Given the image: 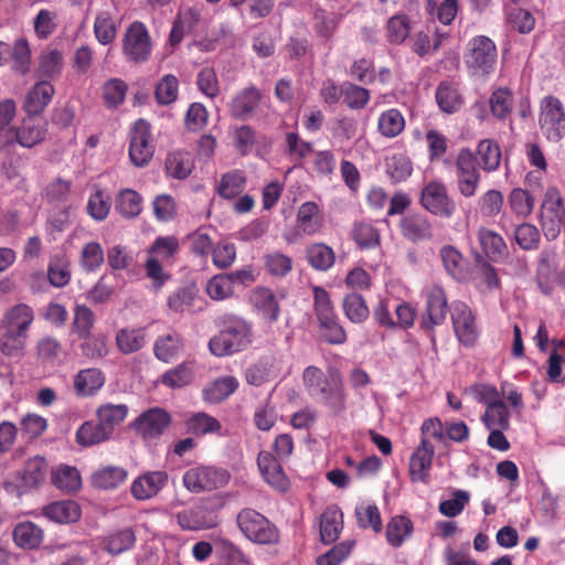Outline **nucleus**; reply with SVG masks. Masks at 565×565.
I'll use <instances>...</instances> for the list:
<instances>
[{"label": "nucleus", "mask_w": 565, "mask_h": 565, "mask_svg": "<svg viewBox=\"0 0 565 565\" xmlns=\"http://www.w3.org/2000/svg\"><path fill=\"white\" fill-rule=\"evenodd\" d=\"M302 382L307 393L320 402L332 415L338 416L347 408V393L341 374L310 365L303 370Z\"/></svg>", "instance_id": "f257e3e1"}, {"label": "nucleus", "mask_w": 565, "mask_h": 565, "mask_svg": "<svg viewBox=\"0 0 565 565\" xmlns=\"http://www.w3.org/2000/svg\"><path fill=\"white\" fill-rule=\"evenodd\" d=\"M252 342V324L230 315L223 317V328L209 341V350L215 356H227L245 350Z\"/></svg>", "instance_id": "f03ea898"}, {"label": "nucleus", "mask_w": 565, "mask_h": 565, "mask_svg": "<svg viewBox=\"0 0 565 565\" xmlns=\"http://www.w3.org/2000/svg\"><path fill=\"white\" fill-rule=\"evenodd\" d=\"M313 300L320 338L330 344H343L347 341V332L338 319L329 292L317 286L313 288Z\"/></svg>", "instance_id": "7ed1b4c3"}, {"label": "nucleus", "mask_w": 565, "mask_h": 565, "mask_svg": "<svg viewBox=\"0 0 565 565\" xmlns=\"http://www.w3.org/2000/svg\"><path fill=\"white\" fill-rule=\"evenodd\" d=\"M540 224L547 241H555L565 225V206L559 191L550 186L544 193Z\"/></svg>", "instance_id": "20e7f679"}, {"label": "nucleus", "mask_w": 565, "mask_h": 565, "mask_svg": "<svg viewBox=\"0 0 565 565\" xmlns=\"http://www.w3.org/2000/svg\"><path fill=\"white\" fill-rule=\"evenodd\" d=\"M237 524L242 533L256 544H275L279 541L276 525L256 510H242L237 515Z\"/></svg>", "instance_id": "39448f33"}, {"label": "nucleus", "mask_w": 565, "mask_h": 565, "mask_svg": "<svg viewBox=\"0 0 565 565\" xmlns=\"http://www.w3.org/2000/svg\"><path fill=\"white\" fill-rule=\"evenodd\" d=\"M497 56L493 41L478 35L468 42L465 63L473 75L486 76L494 70Z\"/></svg>", "instance_id": "423d86ee"}, {"label": "nucleus", "mask_w": 565, "mask_h": 565, "mask_svg": "<svg viewBox=\"0 0 565 565\" xmlns=\"http://www.w3.org/2000/svg\"><path fill=\"white\" fill-rule=\"evenodd\" d=\"M539 125L543 136L558 142L565 136V107L559 98L547 95L540 103Z\"/></svg>", "instance_id": "0eeeda50"}, {"label": "nucleus", "mask_w": 565, "mask_h": 565, "mask_svg": "<svg viewBox=\"0 0 565 565\" xmlns=\"http://www.w3.org/2000/svg\"><path fill=\"white\" fill-rule=\"evenodd\" d=\"M454 334L460 345L473 348L480 337V328L471 308L462 301H454L449 308Z\"/></svg>", "instance_id": "6e6552de"}, {"label": "nucleus", "mask_w": 565, "mask_h": 565, "mask_svg": "<svg viewBox=\"0 0 565 565\" xmlns=\"http://www.w3.org/2000/svg\"><path fill=\"white\" fill-rule=\"evenodd\" d=\"M46 134V122L32 119L31 116H28L20 126H14L9 135H7L6 139L1 141L0 151L9 153L17 145L31 149L43 142Z\"/></svg>", "instance_id": "1a4fd4ad"}, {"label": "nucleus", "mask_w": 565, "mask_h": 565, "mask_svg": "<svg viewBox=\"0 0 565 565\" xmlns=\"http://www.w3.org/2000/svg\"><path fill=\"white\" fill-rule=\"evenodd\" d=\"M231 479L227 470L222 468L198 466L183 475L184 487L194 493L212 491L225 487Z\"/></svg>", "instance_id": "9d476101"}, {"label": "nucleus", "mask_w": 565, "mask_h": 565, "mask_svg": "<svg viewBox=\"0 0 565 565\" xmlns=\"http://www.w3.org/2000/svg\"><path fill=\"white\" fill-rule=\"evenodd\" d=\"M420 205L430 214L444 218H450L457 210L455 200L441 181L425 184L420 193Z\"/></svg>", "instance_id": "9b49d317"}, {"label": "nucleus", "mask_w": 565, "mask_h": 565, "mask_svg": "<svg viewBox=\"0 0 565 565\" xmlns=\"http://www.w3.org/2000/svg\"><path fill=\"white\" fill-rule=\"evenodd\" d=\"M152 51L150 34L142 22L135 21L126 30L122 40L125 56L135 63L149 60Z\"/></svg>", "instance_id": "f8f14e48"}, {"label": "nucleus", "mask_w": 565, "mask_h": 565, "mask_svg": "<svg viewBox=\"0 0 565 565\" xmlns=\"http://www.w3.org/2000/svg\"><path fill=\"white\" fill-rule=\"evenodd\" d=\"M457 188L463 198L476 195L479 183L480 172L475 154L468 148L459 151L456 160Z\"/></svg>", "instance_id": "ddd939ff"}, {"label": "nucleus", "mask_w": 565, "mask_h": 565, "mask_svg": "<svg viewBox=\"0 0 565 565\" xmlns=\"http://www.w3.org/2000/svg\"><path fill=\"white\" fill-rule=\"evenodd\" d=\"M154 147L151 142L150 124L138 119L131 130L129 157L136 167L148 164L153 156Z\"/></svg>", "instance_id": "4468645a"}, {"label": "nucleus", "mask_w": 565, "mask_h": 565, "mask_svg": "<svg viewBox=\"0 0 565 565\" xmlns=\"http://www.w3.org/2000/svg\"><path fill=\"white\" fill-rule=\"evenodd\" d=\"M168 481L169 476L163 470L146 471L132 480L130 493L137 501H148L156 498Z\"/></svg>", "instance_id": "2eb2a0df"}, {"label": "nucleus", "mask_w": 565, "mask_h": 565, "mask_svg": "<svg viewBox=\"0 0 565 565\" xmlns=\"http://www.w3.org/2000/svg\"><path fill=\"white\" fill-rule=\"evenodd\" d=\"M170 422V415L164 409L156 407L140 414L131 427L143 439L151 440L162 435Z\"/></svg>", "instance_id": "dca6fc26"}, {"label": "nucleus", "mask_w": 565, "mask_h": 565, "mask_svg": "<svg viewBox=\"0 0 565 565\" xmlns=\"http://www.w3.org/2000/svg\"><path fill=\"white\" fill-rule=\"evenodd\" d=\"M426 315L423 317V326L433 330L434 327L444 323L447 313V297L444 289L433 285L425 290Z\"/></svg>", "instance_id": "f3484780"}, {"label": "nucleus", "mask_w": 565, "mask_h": 565, "mask_svg": "<svg viewBox=\"0 0 565 565\" xmlns=\"http://www.w3.org/2000/svg\"><path fill=\"white\" fill-rule=\"evenodd\" d=\"M435 455L434 446L426 440L420 439V444L416 447L409 458V477L413 482L427 484L429 482V473Z\"/></svg>", "instance_id": "a211bd4d"}, {"label": "nucleus", "mask_w": 565, "mask_h": 565, "mask_svg": "<svg viewBox=\"0 0 565 565\" xmlns=\"http://www.w3.org/2000/svg\"><path fill=\"white\" fill-rule=\"evenodd\" d=\"M34 319L35 313L31 306L23 302L15 303L4 311L0 320V328L29 337Z\"/></svg>", "instance_id": "6ab92c4d"}, {"label": "nucleus", "mask_w": 565, "mask_h": 565, "mask_svg": "<svg viewBox=\"0 0 565 565\" xmlns=\"http://www.w3.org/2000/svg\"><path fill=\"white\" fill-rule=\"evenodd\" d=\"M257 465L265 481L274 489L284 492L289 487L281 465L269 451H260L257 457Z\"/></svg>", "instance_id": "aec40b11"}, {"label": "nucleus", "mask_w": 565, "mask_h": 565, "mask_svg": "<svg viewBox=\"0 0 565 565\" xmlns=\"http://www.w3.org/2000/svg\"><path fill=\"white\" fill-rule=\"evenodd\" d=\"M55 89L50 81L36 82L26 93L23 109L28 116L40 115L51 103Z\"/></svg>", "instance_id": "412c9836"}, {"label": "nucleus", "mask_w": 565, "mask_h": 565, "mask_svg": "<svg viewBox=\"0 0 565 565\" xmlns=\"http://www.w3.org/2000/svg\"><path fill=\"white\" fill-rule=\"evenodd\" d=\"M399 227L402 235L413 243L427 241L433 237L431 223L422 213H411L403 216Z\"/></svg>", "instance_id": "4be33fe9"}, {"label": "nucleus", "mask_w": 565, "mask_h": 565, "mask_svg": "<svg viewBox=\"0 0 565 565\" xmlns=\"http://www.w3.org/2000/svg\"><path fill=\"white\" fill-rule=\"evenodd\" d=\"M178 525L184 531H201L216 525L214 518L202 507H193L175 514Z\"/></svg>", "instance_id": "5701e85b"}, {"label": "nucleus", "mask_w": 565, "mask_h": 565, "mask_svg": "<svg viewBox=\"0 0 565 565\" xmlns=\"http://www.w3.org/2000/svg\"><path fill=\"white\" fill-rule=\"evenodd\" d=\"M249 301L254 309L270 322H274L279 318V302L270 289L265 287L255 288L250 292Z\"/></svg>", "instance_id": "b1692460"}, {"label": "nucleus", "mask_w": 565, "mask_h": 565, "mask_svg": "<svg viewBox=\"0 0 565 565\" xmlns=\"http://www.w3.org/2000/svg\"><path fill=\"white\" fill-rule=\"evenodd\" d=\"M297 227L305 235H315L323 226V217L317 203L308 201L302 203L296 216Z\"/></svg>", "instance_id": "393cba45"}, {"label": "nucleus", "mask_w": 565, "mask_h": 565, "mask_svg": "<svg viewBox=\"0 0 565 565\" xmlns=\"http://www.w3.org/2000/svg\"><path fill=\"white\" fill-rule=\"evenodd\" d=\"M119 25L120 21L113 12L108 10L99 11L93 26L97 42L102 45L111 44L117 36Z\"/></svg>", "instance_id": "a878e982"}, {"label": "nucleus", "mask_w": 565, "mask_h": 565, "mask_svg": "<svg viewBox=\"0 0 565 565\" xmlns=\"http://www.w3.org/2000/svg\"><path fill=\"white\" fill-rule=\"evenodd\" d=\"M477 236L483 253L489 259L499 262L507 256L508 247L499 233L481 227L478 230Z\"/></svg>", "instance_id": "bb28decb"}, {"label": "nucleus", "mask_w": 565, "mask_h": 565, "mask_svg": "<svg viewBox=\"0 0 565 565\" xmlns=\"http://www.w3.org/2000/svg\"><path fill=\"white\" fill-rule=\"evenodd\" d=\"M42 513L56 523H73L81 516L79 505L72 500H62L45 505Z\"/></svg>", "instance_id": "cd10ccee"}, {"label": "nucleus", "mask_w": 565, "mask_h": 565, "mask_svg": "<svg viewBox=\"0 0 565 565\" xmlns=\"http://www.w3.org/2000/svg\"><path fill=\"white\" fill-rule=\"evenodd\" d=\"M343 527V514L337 505H331L321 514L320 536L324 544L338 540Z\"/></svg>", "instance_id": "c85d7f7f"}, {"label": "nucleus", "mask_w": 565, "mask_h": 565, "mask_svg": "<svg viewBox=\"0 0 565 565\" xmlns=\"http://www.w3.org/2000/svg\"><path fill=\"white\" fill-rule=\"evenodd\" d=\"M105 384V375L98 369H85L74 377V390L79 396H90L97 393Z\"/></svg>", "instance_id": "c756f323"}, {"label": "nucleus", "mask_w": 565, "mask_h": 565, "mask_svg": "<svg viewBox=\"0 0 565 565\" xmlns=\"http://www.w3.org/2000/svg\"><path fill=\"white\" fill-rule=\"evenodd\" d=\"M128 477L124 467L105 466L97 469L90 478L93 487L102 490H111L119 487Z\"/></svg>", "instance_id": "7c9ffc66"}, {"label": "nucleus", "mask_w": 565, "mask_h": 565, "mask_svg": "<svg viewBox=\"0 0 565 565\" xmlns=\"http://www.w3.org/2000/svg\"><path fill=\"white\" fill-rule=\"evenodd\" d=\"M237 387L238 381L234 376L218 377L204 386L203 399L211 404H217L232 395Z\"/></svg>", "instance_id": "2f4dec72"}, {"label": "nucleus", "mask_w": 565, "mask_h": 565, "mask_svg": "<svg viewBox=\"0 0 565 565\" xmlns=\"http://www.w3.org/2000/svg\"><path fill=\"white\" fill-rule=\"evenodd\" d=\"M43 530L30 521L17 524L13 530L14 543L24 550H34L39 547L43 541Z\"/></svg>", "instance_id": "473e14b6"}, {"label": "nucleus", "mask_w": 565, "mask_h": 565, "mask_svg": "<svg viewBox=\"0 0 565 565\" xmlns=\"http://www.w3.org/2000/svg\"><path fill=\"white\" fill-rule=\"evenodd\" d=\"M436 100L439 108L447 114L458 111L465 103L458 85L454 83H440L436 89Z\"/></svg>", "instance_id": "72a5a7b5"}, {"label": "nucleus", "mask_w": 565, "mask_h": 565, "mask_svg": "<svg viewBox=\"0 0 565 565\" xmlns=\"http://www.w3.org/2000/svg\"><path fill=\"white\" fill-rule=\"evenodd\" d=\"M260 94L255 87H248L237 93L231 103V113L234 117L244 119L258 106Z\"/></svg>", "instance_id": "f704fd0d"}, {"label": "nucleus", "mask_w": 565, "mask_h": 565, "mask_svg": "<svg viewBox=\"0 0 565 565\" xmlns=\"http://www.w3.org/2000/svg\"><path fill=\"white\" fill-rule=\"evenodd\" d=\"M183 347V338L177 332H171L156 340L153 351L158 360L169 363L179 354Z\"/></svg>", "instance_id": "c9c22d12"}, {"label": "nucleus", "mask_w": 565, "mask_h": 565, "mask_svg": "<svg viewBox=\"0 0 565 565\" xmlns=\"http://www.w3.org/2000/svg\"><path fill=\"white\" fill-rule=\"evenodd\" d=\"M128 414L126 404L106 403L100 405L96 411L98 422L113 436L115 427L121 424Z\"/></svg>", "instance_id": "e433bc0d"}, {"label": "nucleus", "mask_w": 565, "mask_h": 565, "mask_svg": "<svg viewBox=\"0 0 565 565\" xmlns=\"http://www.w3.org/2000/svg\"><path fill=\"white\" fill-rule=\"evenodd\" d=\"M194 161L189 152L172 151L166 159L167 174L173 179L183 180L190 175Z\"/></svg>", "instance_id": "4c0bfd02"}, {"label": "nucleus", "mask_w": 565, "mask_h": 565, "mask_svg": "<svg viewBox=\"0 0 565 565\" xmlns=\"http://www.w3.org/2000/svg\"><path fill=\"white\" fill-rule=\"evenodd\" d=\"M194 377V361L188 360L166 371L161 383L170 388H180L192 382Z\"/></svg>", "instance_id": "58836bf2"}, {"label": "nucleus", "mask_w": 565, "mask_h": 565, "mask_svg": "<svg viewBox=\"0 0 565 565\" xmlns=\"http://www.w3.org/2000/svg\"><path fill=\"white\" fill-rule=\"evenodd\" d=\"M64 58L61 51L54 49L43 52L35 70L36 75L45 81L57 77L63 70Z\"/></svg>", "instance_id": "ea45409f"}, {"label": "nucleus", "mask_w": 565, "mask_h": 565, "mask_svg": "<svg viewBox=\"0 0 565 565\" xmlns=\"http://www.w3.org/2000/svg\"><path fill=\"white\" fill-rule=\"evenodd\" d=\"M111 438L110 434L99 422H85L76 431V441L83 447H90Z\"/></svg>", "instance_id": "a19ab883"}, {"label": "nucleus", "mask_w": 565, "mask_h": 565, "mask_svg": "<svg viewBox=\"0 0 565 565\" xmlns=\"http://www.w3.org/2000/svg\"><path fill=\"white\" fill-rule=\"evenodd\" d=\"M405 128V118L403 114L391 108L383 111L377 119V130L385 138H395L402 134Z\"/></svg>", "instance_id": "79ce46f5"}, {"label": "nucleus", "mask_w": 565, "mask_h": 565, "mask_svg": "<svg viewBox=\"0 0 565 565\" xmlns=\"http://www.w3.org/2000/svg\"><path fill=\"white\" fill-rule=\"evenodd\" d=\"M184 424L188 433L196 436L217 433L222 427L215 417L203 412L190 414Z\"/></svg>", "instance_id": "37998d69"}, {"label": "nucleus", "mask_w": 565, "mask_h": 565, "mask_svg": "<svg viewBox=\"0 0 565 565\" xmlns=\"http://www.w3.org/2000/svg\"><path fill=\"white\" fill-rule=\"evenodd\" d=\"M29 337L0 328V352L8 358H22Z\"/></svg>", "instance_id": "c03bdc74"}, {"label": "nucleus", "mask_w": 565, "mask_h": 565, "mask_svg": "<svg viewBox=\"0 0 565 565\" xmlns=\"http://www.w3.org/2000/svg\"><path fill=\"white\" fill-rule=\"evenodd\" d=\"M146 344L143 329L122 328L116 333V345L124 354L139 351Z\"/></svg>", "instance_id": "a18cd8bd"}, {"label": "nucleus", "mask_w": 565, "mask_h": 565, "mask_svg": "<svg viewBox=\"0 0 565 565\" xmlns=\"http://www.w3.org/2000/svg\"><path fill=\"white\" fill-rule=\"evenodd\" d=\"M246 185V177L241 170H233L222 175L217 184V193L224 199H234Z\"/></svg>", "instance_id": "49530a36"}, {"label": "nucleus", "mask_w": 565, "mask_h": 565, "mask_svg": "<svg viewBox=\"0 0 565 565\" xmlns=\"http://www.w3.org/2000/svg\"><path fill=\"white\" fill-rule=\"evenodd\" d=\"M308 263L317 270H328L334 264V252L323 243L311 244L306 249Z\"/></svg>", "instance_id": "de8ad7c7"}, {"label": "nucleus", "mask_w": 565, "mask_h": 565, "mask_svg": "<svg viewBox=\"0 0 565 565\" xmlns=\"http://www.w3.org/2000/svg\"><path fill=\"white\" fill-rule=\"evenodd\" d=\"M508 203L516 217L526 218L534 210L535 200L529 191L515 188L510 192Z\"/></svg>", "instance_id": "09e8293b"}, {"label": "nucleus", "mask_w": 565, "mask_h": 565, "mask_svg": "<svg viewBox=\"0 0 565 565\" xmlns=\"http://www.w3.org/2000/svg\"><path fill=\"white\" fill-rule=\"evenodd\" d=\"M136 542L135 532L125 527L121 530H117L111 532L105 539V550L113 555L121 554L128 550H130Z\"/></svg>", "instance_id": "8fccbe9b"}, {"label": "nucleus", "mask_w": 565, "mask_h": 565, "mask_svg": "<svg viewBox=\"0 0 565 565\" xmlns=\"http://www.w3.org/2000/svg\"><path fill=\"white\" fill-rule=\"evenodd\" d=\"M116 210L126 218H132L142 211V198L131 189L121 190L116 198Z\"/></svg>", "instance_id": "3c124183"}, {"label": "nucleus", "mask_w": 565, "mask_h": 565, "mask_svg": "<svg viewBox=\"0 0 565 565\" xmlns=\"http://www.w3.org/2000/svg\"><path fill=\"white\" fill-rule=\"evenodd\" d=\"M35 352L40 362L54 364L63 355V347L56 338L44 335L36 342Z\"/></svg>", "instance_id": "603ef678"}, {"label": "nucleus", "mask_w": 565, "mask_h": 565, "mask_svg": "<svg viewBox=\"0 0 565 565\" xmlns=\"http://www.w3.org/2000/svg\"><path fill=\"white\" fill-rule=\"evenodd\" d=\"M386 173L394 183L405 181L413 172V164L408 157L398 153L386 159Z\"/></svg>", "instance_id": "864d4df0"}, {"label": "nucleus", "mask_w": 565, "mask_h": 565, "mask_svg": "<svg viewBox=\"0 0 565 565\" xmlns=\"http://www.w3.org/2000/svg\"><path fill=\"white\" fill-rule=\"evenodd\" d=\"M481 420L487 429L509 428L510 413L505 404L500 401L487 407Z\"/></svg>", "instance_id": "5fc2aeb1"}, {"label": "nucleus", "mask_w": 565, "mask_h": 565, "mask_svg": "<svg viewBox=\"0 0 565 565\" xmlns=\"http://www.w3.org/2000/svg\"><path fill=\"white\" fill-rule=\"evenodd\" d=\"M127 89V84L120 78L106 81L102 88L105 105L108 108H117L120 106L126 98Z\"/></svg>", "instance_id": "6e6d98bb"}, {"label": "nucleus", "mask_w": 565, "mask_h": 565, "mask_svg": "<svg viewBox=\"0 0 565 565\" xmlns=\"http://www.w3.org/2000/svg\"><path fill=\"white\" fill-rule=\"evenodd\" d=\"M342 306L345 317L353 323H361L369 317V308L364 298L359 294L347 295Z\"/></svg>", "instance_id": "4d7b16f0"}, {"label": "nucleus", "mask_w": 565, "mask_h": 565, "mask_svg": "<svg viewBox=\"0 0 565 565\" xmlns=\"http://www.w3.org/2000/svg\"><path fill=\"white\" fill-rule=\"evenodd\" d=\"M413 523L408 518H393L386 529L387 542L393 546H399L412 534Z\"/></svg>", "instance_id": "13d9d810"}, {"label": "nucleus", "mask_w": 565, "mask_h": 565, "mask_svg": "<svg viewBox=\"0 0 565 565\" xmlns=\"http://www.w3.org/2000/svg\"><path fill=\"white\" fill-rule=\"evenodd\" d=\"M470 501V493L466 490L456 489L451 492V498L440 501L438 511L446 518H456L466 508Z\"/></svg>", "instance_id": "bf43d9fd"}, {"label": "nucleus", "mask_w": 565, "mask_h": 565, "mask_svg": "<svg viewBox=\"0 0 565 565\" xmlns=\"http://www.w3.org/2000/svg\"><path fill=\"white\" fill-rule=\"evenodd\" d=\"M483 170L491 172L499 168L501 162V150L497 142L484 139L481 140L477 149Z\"/></svg>", "instance_id": "052dcab7"}, {"label": "nucleus", "mask_w": 565, "mask_h": 565, "mask_svg": "<svg viewBox=\"0 0 565 565\" xmlns=\"http://www.w3.org/2000/svg\"><path fill=\"white\" fill-rule=\"evenodd\" d=\"M52 481L58 489L65 491H75L79 489L82 484L78 470L70 466L56 468L53 472Z\"/></svg>", "instance_id": "680f3d73"}, {"label": "nucleus", "mask_w": 565, "mask_h": 565, "mask_svg": "<svg viewBox=\"0 0 565 565\" xmlns=\"http://www.w3.org/2000/svg\"><path fill=\"white\" fill-rule=\"evenodd\" d=\"M180 249L179 241L174 236H159L149 248V257L164 262L173 257Z\"/></svg>", "instance_id": "e2e57ef3"}, {"label": "nucleus", "mask_w": 565, "mask_h": 565, "mask_svg": "<svg viewBox=\"0 0 565 565\" xmlns=\"http://www.w3.org/2000/svg\"><path fill=\"white\" fill-rule=\"evenodd\" d=\"M9 55L12 57V68L14 72L20 74L29 72L31 65V49L25 39H18L12 49L10 47Z\"/></svg>", "instance_id": "0e129e2a"}, {"label": "nucleus", "mask_w": 565, "mask_h": 565, "mask_svg": "<svg viewBox=\"0 0 565 565\" xmlns=\"http://www.w3.org/2000/svg\"><path fill=\"white\" fill-rule=\"evenodd\" d=\"M492 115L498 119H504L513 108V95L507 88L495 89L489 99Z\"/></svg>", "instance_id": "69168bd1"}, {"label": "nucleus", "mask_w": 565, "mask_h": 565, "mask_svg": "<svg viewBox=\"0 0 565 565\" xmlns=\"http://www.w3.org/2000/svg\"><path fill=\"white\" fill-rule=\"evenodd\" d=\"M342 98L345 105L353 110L363 109L370 100L369 89L351 84H342Z\"/></svg>", "instance_id": "338daca9"}, {"label": "nucleus", "mask_w": 565, "mask_h": 565, "mask_svg": "<svg viewBox=\"0 0 565 565\" xmlns=\"http://www.w3.org/2000/svg\"><path fill=\"white\" fill-rule=\"evenodd\" d=\"M355 542L353 540L342 541L334 545L329 552L319 556L317 565H339L352 552Z\"/></svg>", "instance_id": "774afa93"}]
</instances>
